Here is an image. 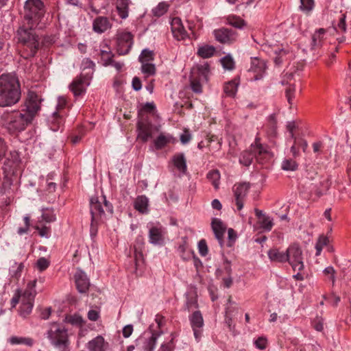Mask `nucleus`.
Instances as JSON below:
<instances>
[{"label":"nucleus","mask_w":351,"mask_h":351,"mask_svg":"<svg viewBox=\"0 0 351 351\" xmlns=\"http://www.w3.org/2000/svg\"><path fill=\"white\" fill-rule=\"evenodd\" d=\"M41 101L42 99L38 94L29 91L20 110L3 114L5 125L9 132H21L32 124L40 110Z\"/></svg>","instance_id":"obj_1"},{"label":"nucleus","mask_w":351,"mask_h":351,"mask_svg":"<svg viewBox=\"0 0 351 351\" xmlns=\"http://www.w3.org/2000/svg\"><path fill=\"white\" fill-rule=\"evenodd\" d=\"M21 92L16 77L10 74L0 76V106L7 107L18 103Z\"/></svg>","instance_id":"obj_2"},{"label":"nucleus","mask_w":351,"mask_h":351,"mask_svg":"<svg viewBox=\"0 0 351 351\" xmlns=\"http://www.w3.org/2000/svg\"><path fill=\"white\" fill-rule=\"evenodd\" d=\"M34 28L29 26L28 28L21 27L17 31L19 41L25 50L21 56L25 59L34 57L39 48V38Z\"/></svg>","instance_id":"obj_3"},{"label":"nucleus","mask_w":351,"mask_h":351,"mask_svg":"<svg viewBox=\"0 0 351 351\" xmlns=\"http://www.w3.org/2000/svg\"><path fill=\"white\" fill-rule=\"evenodd\" d=\"M45 10L41 0H27L24 5V19L28 26L35 27L44 16Z\"/></svg>","instance_id":"obj_4"},{"label":"nucleus","mask_w":351,"mask_h":351,"mask_svg":"<svg viewBox=\"0 0 351 351\" xmlns=\"http://www.w3.org/2000/svg\"><path fill=\"white\" fill-rule=\"evenodd\" d=\"M51 343L56 348H66L69 345L67 330L58 323H51L47 332Z\"/></svg>","instance_id":"obj_5"},{"label":"nucleus","mask_w":351,"mask_h":351,"mask_svg":"<svg viewBox=\"0 0 351 351\" xmlns=\"http://www.w3.org/2000/svg\"><path fill=\"white\" fill-rule=\"evenodd\" d=\"M36 280L27 283V288L22 293L21 305L19 310L20 315L26 317L32 311L34 298L36 295L35 290Z\"/></svg>","instance_id":"obj_6"},{"label":"nucleus","mask_w":351,"mask_h":351,"mask_svg":"<svg viewBox=\"0 0 351 351\" xmlns=\"http://www.w3.org/2000/svg\"><path fill=\"white\" fill-rule=\"evenodd\" d=\"M287 261L294 271L304 269L302 251L298 245H290L287 250Z\"/></svg>","instance_id":"obj_7"},{"label":"nucleus","mask_w":351,"mask_h":351,"mask_svg":"<svg viewBox=\"0 0 351 351\" xmlns=\"http://www.w3.org/2000/svg\"><path fill=\"white\" fill-rule=\"evenodd\" d=\"M158 130V128L147 119H141L137 123L138 138L143 142H147Z\"/></svg>","instance_id":"obj_8"},{"label":"nucleus","mask_w":351,"mask_h":351,"mask_svg":"<svg viewBox=\"0 0 351 351\" xmlns=\"http://www.w3.org/2000/svg\"><path fill=\"white\" fill-rule=\"evenodd\" d=\"M213 34L217 41L226 45L234 43L238 37V34L235 31L226 27L215 29Z\"/></svg>","instance_id":"obj_9"},{"label":"nucleus","mask_w":351,"mask_h":351,"mask_svg":"<svg viewBox=\"0 0 351 351\" xmlns=\"http://www.w3.org/2000/svg\"><path fill=\"white\" fill-rule=\"evenodd\" d=\"M90 80L88 75H80L73 80L69 85V89L75 97L80 96L85 93L86 87L90 84Z\"/></svg>","instance_id":"obj_10"},{"label":"nucleus","mask_w":351,"mask_h":351,"mask_svg":"<svg viewBox=\"0 0 351 351\" xmlns=\"http://www.w3.org/2000/svg\"><path fill=\"white\" fill-rule=\"evenodd\" d=\"M133 45V35L128 32H121L117 36V52L119 55L128 54Z\"/></svg>","instance_id":"obj_11"},{"label":"nucleus","mask_w":351,"mask_h":351,"mask_svg":"<svg viewBox=\"0 0 351 351\" xmlns=\"http://www.w3.org/2000/svg\"><path fill=\"white\" fill-rule=\"evenodd\" d=\"M250 188V184L248 182L237 183L233 186L232 191L235 197L237 208L239 210L243 207V201Z\"/></svg>","instance_id":"obj_12"},{"label":"nucleus","mask_w":351,"mask_h":351,"mask_svg":"<svg viewBox=\"0 0 351 351\" xmlns=\"http://www.w3.org/2000/svg\"><path fill=\"white\" fill-rule=\"evenodd\" d=\"M189 321L191 328L193 331L195 339L199 341L202 337L204 319L199 311H194L191 315L189 316Z\"/></svg>","instance_id":"obj_13"},{"label":"nucleus","mask_w":351,"mask_h":351,"mask_svg":"<svg viewBox=\"0 0 351 351\" xmlns=\"http://www.w3.org/2000/svg\"><path fill=\"white\" fill-rule=\"evenodd\" d=\"M171 29L173 37L178 40H184L189 37L185 30L181 19L179 17H174L171 21Z\"/></svg>","instance_id":"obj_14"},{"label":"nucleus","mask_w":351,"mask_h":351,"mask_svg":"<svg viewBox=\"0 0 351 351\" xmlns=\"http://www.w3.org/2000/svg\"><path fill=\"white\" fill-rule=\"evenodd\" d=\"M86 348L88 351H108L109 343L101 335H97L86 344Z\"/></svg>","instance_id":"obj_15"},{"label":"nucleus","mask_w":351,"mask_h":351,"mask_svg":"<svg viewBox=\"0 0 351 351\" xmlns=\"http://www.w3.org/2000/svg\"><path fill=\"white\" fill-rule=\"evenodd\" d=\"M76 287L80 293H86L90 286L89 279L86 274L81 269H77L75 274Z\"/></svg>","instance_id":"obj_16"},{"label":"nucleus","mask_w":351,"mask_h":351,"mask_svg":"<svg viewBox=\"0 0 351 351\" xmlns=\"http://www.w3.org/2000/svg\"><path fill=\"white\" fill-rule=\"evenodd\" d=\"M111 23L106 16H98L93 23V29L95 32L101 34L111 28Z\"/></svg>","instance_id":"obj_17"},{"label":"nucleus","mask_w":351,"mask_h":351,"mask_svg":"<svg viewBox=\"0 0 351 351\" xmlns=\"http://www.w3.org/2000/svg\"><path fill=\"white\" fill-rule=\"evenodd\" d=\"M212 229L214 232L216 239L219 241L221 245L223 243V238L226 230V226L217 218H214L211 223Z\"/></svg>","instance_id":"obj_18"},{"label":"nucleus","mask_w":351,"mask_h":351,"mask_svg":"<svg viewBox=\"0 0 351 351\" xmlns=\"http://www.w3.org/2000/svg\"><path fill=\"white\" fill-rule=\"evenodd\" d=\"M164 232L161 228L152 227L149 231V241L153 245H161L163 243Z\"/></svg>","instance_id":"obj_19"},{"label":"nucleus","mask_w":351,"mask_h":351,"mask_svg":"<svg viewBox=\"0 0 351 351\" xmlns=\"http://www.w3.org/2000/svg\"><path fill=\"white\" fill-rule=\"evenodd\" d=\"M90 204L92 221L97 220L98 217L104 213L101 203L98 200L97 197H91Z\"/></svg>","instance_id":"obj_20"},{"label":"nucleus","mask_w":351,"mask_h":351,"mask_svg":"<svg viewBox=\"0 0 351 351\" xmlns=\"http://www.w3.org/2000/svg\"><path fill=\"white\" fill-rule=\"evenodd\" d=\"M130 4V0H117L116 9L119 16L122 19H125L128 16L129 5Z\"/></svg>","instance_id":"obj_21"},{"label":"nucleus","mask_w":351,"mask_h":351,"mask_svg":"<svg viewBox=\"0 0 351 351\" xmlns=\"http://www.w3.org/2000/svg\"><path fill=\"white\" fill-rule=\"evenodd\" d=\"M269 258L271 261L285 263L287 261V251L285 252H280L277 248L270 249L267 252Z\"/></svg>","instance_id":"obj_22"},{"label":"nucleus","mask_w":351,"mask_h":351,"mask_svg":"<svg viewBox=\"0 0 351 351\" xmlns=\"http://www.w3.org/2000/svg\"><path fill=\"white\" fill-rule=\"evenodd\" d=\"M326 30L323 28L317 29L312 36L311 48L313 49L322 47Z\"/></svg>","instance_id":"obj_23"},{"label":"nucleus","mask_w":351,"mask_h":351,"mask_svg":"<svg viewBox=\"0 0 351 351\" xmlns=\"http://www.w3.org/2000/svg\"><path fill=\"white\" fill-rule=\"evenodd\" d=\"M178 252L182 258L186 261L190 258L193 252L190 250H188L187 238L184 237L182 238V242L178 247Z\"/></svg>","instance_id":"obj_24"},{"label":"nucleus","mask_w":351,"mask_h":351,"mask_svg":"<svg viewBox=\"0 0 351 351\" xmlns=\"http://www.w3.org/2000/svg\"><path fill=\"white\" fill-rule=\"evenodd\" d=\"M173 141V138L171 135H165L164 134H160L154 141V144L155 148L157 150L162 149L165 146H167L169 143Z\"/></svg>","instance_id":"obj_25"},{"label":"nucleus","mask_w":351,"mask_h":351,"mask_svg":"<svg viewBox=\"0 0 351 351\" xmlns=\"http://www.w3.org/2000/svg\"><path fill=\"white\" fill-rule=\"evenodd\" d=\"M210 72V66L208 63H204L197 66V78L202 82H208V74Z\"/></svg>","instance_id":"obj_26"},{"label":"nucleus","mask_w":351,"mask_h":351,"mask_svg":"<svg viewBox=\"0 0 351 351\" xmlns=\"http://www.w3.org/2000/svg\"><path fill=\"white\" fill-rule=\"evenodd\" d=\"M239 82L237 79H234L227 82L223 87L226 95L228 97H233L235 96Z\"/></svg>","instance_id":"obj_27"},{"label":"nucleus","mask_w":351,"mask_h":351,"mask_svg":"<svg viewBox=\"0 0 351 351\" xmlns=\"http://www.w3.org/2000/svg\"><path fill=\"white\" fill-rule=\"evenodd\" d=\"M173 162L174 166L182 173H186L187 167L184 154H178L173 156Z\"/></svg>","instance_id":"obj_28"},{"label":"nucleus","mask_w":351,"mask_h":351,"mask_svg":"<svg viewBox=\"0 0 351 351\" xmlns=\"http://www.w3.org/2000/svg\"><path fill=\"white\" fill-rule=\"evenodd\" d=\"M49 121L51 129L53 131L56 132L62 125L64 119L62 115H61L58 112H54Z\"/></svg>","instance_id":"obj_29"},{"label":"nucleus","mask_w":351,"mask_h":351,"mask_svg":"<svg viewBox=\"0 0 351 351\" xmlns=\"http://www.w3.org/2000/svg\"><path fill=\"white\" fill-rule=\"evenodd\" d=\"M148 199L145 195L137 197L134 202V208L141 213H147Z\"/></svg>","instance_id":"obj_30"},{"label":"nucleus","mask_w":351,"mask_h":351,"mask_svg":"<svg viewBox=\"0 0 351 351\" xmlns=\"http://www.w3.org/2000/svg\"><path fill=\"white\" fill-rule=\"evenodd\" d=\"M215 51L216 49L215 47L205 45L199 47L197 49V54L203 58H209L214 55Z\"/></svg>","instance_id":"obj_31"},{"label":"nucleus","mask_w":351,"mask_h":351,"mask_svg":"<svg viewBox=\"0 0 351 351\" xmlns=\"http://www.w3.org/2000/svg\"><path fill=\"white\" fill-rule=\"evenodd\" d=\"M226 21L227 24L238 29H242L246 25L243 19L236 15H229Z\"/></svg>","instance_id":"obj_32"},{"label":"nucleus","mask_w":351,"mask_h":351,"mask_svg":"<svg viewBox=\"0 0 351 351\" xmlns=\"http://www.w3.org/2000/svg\"><path fill=\"white\" fill-rule=\"evenodd\" d=\"M95 66V63L90 59H84L82 62V68L84 73H81V75H88L89 79H91Z\"/></svg>","instance_id":"obj_33"},{"label":"nucleus","mask_w":351,"mask_h":351,"mask_svg":"<svg viewBox=\"0 0 351 351\" xmlns=\"http://www.w3.org/2000/svg\"><path fill=\"white\" fill-rule=\"evenodd\" d=\"M100 56L104 66H110V64H113L112 58L114 57V54L108 47H106V49L101 50Z\"/></svg>","instance_id":"obj_34"},{"label":"nucleus","mask_w":351,"mask_h":351,"mask_svg":"<svg viewBox=\"0 0 351 351\" xmlns=\"http://www.w3.org/2000/svg\"><path fill=\"white\" fill-rule=\"evenodd\" d=\"M208 180L212 183L215 189L219 186L220 173L217 169L210 171L206 176Z\"/></svg>","instance_id":"obj_35"},{"label":"nucleus","mask_w":351,"mask_h":351,"mask_svg":"<svg viewBox=\"0 0 351 351\" xmlns=\"http://www.w3.org/2000/svg\"><path fill=\"white\" fill-rule=\"evenodd\" d=\"M250 150L254 154V157L258 158L267 153V150L264 147L258 142V139L256 138L254 144H252L250 147Z\"/></svg>","instance_id":"obj_36"},{"label":"nucleus","mask_w":351,"mask_h":351,"mask_svg":"<svg viewBox=\"0 0 351 351\" xmlns=\"http://www.w3.org/2000/svg\"><path fill=\"white\" fill-rule=\"evenodd\" d=\"M10 342L12 344H25L32 347L34 341V339L30 337H12L10 339Z\"/></svg>","instance_id":"obj_37"},{"label":"nucleus","mask_w":351,"mask_h":351,"mask_svg":"<svg viewBox=\"0 0 351 351\" xmlns=\"http://www.w3.org/2000/svg\"><path fill=\"white\" fill-rule=\"evenodd\" d=\"M158 335L152 334L150 337L144 340L143 348L144 351H154Z\"/></svg>","instance_id":"obj_38"},{"label":"nucleus","mask_w":351,"mask_h":351,"mask_svg":"<svg viewBox=\"0 0 351 351\" xmlns=\"http://www.w3.org/2000/svg\"><path fill=\"white\" fill-rule=\"evenodd\" d=\"M254 158V154L251 150H246L241 153L239 162L241 164L247 167L252 164Z\"/></svg>","instance_id":"obj_39"},{"label":"nucleus","mask_w":351,"mask_h":351,"mask_svg":"<svg viewBox=\"0 0 351 351\" xmlns=\"http://www.w3.org/2000/svg\"><path fill=\"white\" fill-rule=\"evenodd\" d=\"M24 269V264L23 263H14L10 269V274L12 278L18 279L21 277V273Z\"/></svg>","instance_id":"obj_40"},{"label":"nucleus","mask_w":351,"mask_h":351,"mask_svg":"<svg viewBox=\"0 0 351 351\" xmlns=\"http://www.w3.org/2000/svg\"><path fill=\"white\" fill-rule=\"evenodd\" d=\"M169 4L167 3L160 2L152 9V14L155 16L160 17L167 12Z\"/></svg>","instance_id":"obj_41"},{"label":"nucleus","mask_w":351,"mask_h":351,"mask_svg":"<svg viewBox=\"0 0 351 351\" xmlns=\"http://www.w3.org/2000/svg\"><path fill=\"white\" fill-rule=\"evenodd\" d=\"M43 220L47 223L53 222L56 219V215L53 208H46L42 209Z\"/></svg>","instance_id":"obj_42"},{"label":"nucleus","mask_w":351,"mask_h":351,"mask_svg":"<svg viewBox=\"0 0 351 351\" xmlns=\"http://www.w3.org/2000/svg\"><path fill=\"white\" fill-rule=\"evenodd\" d=\"M154 58V53L153 51L145 49L141 51L138 57V60L141 63H147L152 61Z\"/></svg>","instance_id":"obj_43"},{"label":"nucleus","mask_w":351,"mask_h":351,"mask_svg":"<svg viewBox=\"0 0 351 351\" xmlns=\"http://www.w3.org/2000/svg\"><path fill=\"white\" fill-rule=\"evenodd\" d=\"M261 228L265 231H270L274 226L273 220L268 216H263L262 219L258 220Z\"/></svg>","instance_id":"obj_44"},{"label":"nucleus","mask_w":351,"mask_h":351,"mask_svg":"<svg viewBox=\"0 0 351 351\" xmlns=\"http://www.w3.org/2000/svg\"><path fill=\"white\" fill-rule=\"evenodd\" d=\"M141 71L143 74L146 75V77L154 75L156 73V66L155 64L147 62V63H141Z\"/></svg>","instance_id":"obj_45"},{"label":"nucleus","mask_w":351,"mask_h":351,"mask_svg":"<svg viewBox=\"0 0 351 351\" xmlns=\"http://www.w3.org/2000/svg\"><path fill=\"white\" fill-rule=\"evenodd\" d=\"M329 242V239L327 237L322 235L320 236L315 244L316 256H319L323 247L326 245Z\"/></svg>","instance_id":"obj_46"},{"label":"nucleus","mask_w":351,"mask_h":351,"mask_svg":"<svg viewBox=\"0 0 351 351\" xmlns=\"http://www.w3.org/2000/svg\"><path fill=\"white\" fill-rule=\"evenodd\" d=\"M198 307L197 300L195 295H187L185 304V309L188 311Z\"/></svg>","instance_id":"obj_47"},{"label":"nucleus","mask_w":351,"mask_h":351,"mask_svg":"<svg viewBox=\"0 0 351 351\" xmlns=\"http://www.w3.org/2000/svg\"><path fill=\"white\" fill-rule=\"evenodd\" d=\"M282 168L285 171H295L298 168V164L292 159H285L282 163Z\"/></svg>","instance_id":"obj_48"},{"label":"nucleus","mask_w":351,"mask_h":351,"mask_svg":"<svg viewBox=\"0 0 351 351\" xmlns=\"http://www.w3.org/2000/svg\"><path fill=\"white\" fill-rule=\"evenodd\" d=\"M221 62L224 69L228 70H232L234 67V61L233 58L230 56H226L222 58L221 60Z\"/></svg>","instance_id":"obj_49"},{"label":"nucleus","mask_w":351,"mask_h":351,"mask_svg":"<svg viewBox=\"0 0 351 351\" xmlns=\"http://www.w3.org/2000/svg\"><path fill=\"white\" fill-rule=\"evenodd\" d=\"M202 80L193 76L191 79V87L193 92L200 93L202 91Z\"/></svg>","instance_id":"obj_50"},{"label":"nucleus","mask_w":351,"mask_h":351,"mask_svg":"<svg viewBox=\"0 0 351 351\" xmlns=\"http://www.w3.org/2000/svg\"><path fill=\"white\" fill-rule=\"evenodd\" d=\"M314 8V0H300V8L305 12H311Z\"/></svg>","instance_id":"obj_51"},{"label":"nucleus","mask_w":351,"mask_h":351,"mask_svg":"<svg viewBox=\"0 0 351 351\" xmlns=\"http://www.w3.org/2000/svg\"><path fill=\"white\" fill-rule=\"evenodd\" d=\"M346 16L344 14H341L337 25L334 26L336 31L341 32H346Z\"/></svg>","instance_id":"obj_52"},{"label":"nucleus","mask_w":351,"mask_h":351,"mask_svg":"<svg viewBox=\"0 0 351 351\" xmlns=\"http://www.w3.org/2000/svg\"><path fill=\"white\" fill-rule=\"evenodd\" d=\"M36 267L40 271L45 270L49 265V261L44 258L41 257L38 258L36 263Z\"/></svg>","instance_id":"obj_53"},{"label":"nucleus","mask_w":351,"mask_h":351,"mask_svg":"<svg viewBox=\"0 0 351 351\" xmlns=\"http://www.w3.org/2000/svg\"><path fill=\"white\" fill-rule=\"evenodd\" d=\"M295 88L293 85H289L285 90L286 97L290 105L292 104V100L295 96Z\"/></svg>","instance_id":"obj_54"},{"label":"nucleus","mask_w":351,"mask_h":351,"mask_svg":"<svg viewBox=\"0 0 351 351\" xmlns=\"http://www.w3.org/2000/svg\"><path fill=\"white\" fill-rule=\"evenodd\" d=\"M254 345L259 350H265L267 348V340L265 337H260L254 341Z\"/></svg>","instance_id":"obj_55"},{"label":"nucleus","mask_w":351,"mask_h":351,"mask_svg":"<svg viewBox=\"0 0 351 351\" xmlns=\"http://www.w3.org/2000/svg\"><path fill=\"white\" fill-rule=\"evenodd\" d=\"M199 253L202 256H206L208 254V246L204 239H202L198 243Z\"/></svg>","instance_id":"obj_56"},{"label":"nucleus","mask_w":351,"mask_h":351,"mask_svg":"<svg viewBox=\"0 0 351 351\" xmlns=\"http://www.w3.org/2000/svg\"><path fill=\"white\" fill-rule=\"evenodd\" d=\"M174 348L173 337H172L169 341L162 343L158 351H173Z\"/></svg>","instance_id":"obj_57"},{"label":"nucleus","mask_w":351,"mask_h":351,"mask_svg":"<svg viewBox=\"0 0 351 351\" xmlns=\"http://www.w3.org/2000/svg\"><path fill=\"white\" fill-rule=\"evenodd\" d=\"M36 229L38 230L39 234L42 237L48 238L50 235V228L47 226H43L42 228L36 227Z\"/></svg>","instance_id":"obj_58"},{"label":"nucleus","mask_w":351,"mask_h":351,"mask_svg":"<svg viewBox=\"0 0 351 351\" xmlns=\"http://www.w3.org/2000/svg\"><path fill=\"white\" fill-rule=\"evenodd\" d=\"M22 299V293H21V291L18 290L14 297L11 300V304L12 307H15L16 305L21 302Z\"/></svg>","instance_id":"obj_59"},{"label":"nucleus","mask_w":351,"mask_h":351,"mask_svg":"<svg viewBox=\"0 0 351 351\" xmlns=\"http://www.w3.org/2000/svg\"><path fill=\"white\" fill-rule=\"evenodd\" d=\"M324 273L326 275H330V279L332 281V284H334L335 281V270L333 268V267H332V266L327 267L326 268L324 269Z\"/></svg>","instance_id":"obj_60"},{"label":"nucleus","mask_w":351,"mask_h":351,"mask_svg":"<svg viewBox=\"0 0 351 351\" xmlns=\"http://www.w3.org/2000/svg\"><path fill=\"white\" fill-rule=\"evenodd\" d=\"M132 88L134 90H140L142 88L141 81L138 77H134L132 82Z\"/></svg>","instance_id":"obj_61"},{"label":"nucleus","mask_w":351,"mask_h":351,"mask_svg":"<svg viewBox=\"0 0 351 351\" xmlns=\"http://www.w3.org/2000/svg\"><path fill=\"white\" fill-rule=\"evenodd\" d=\"M7 146L3 138L0 137V160L5 156Z\"/></svg>","instance_id":"obj_62"},{"label":"nucleus","mask_w":351,"mask_h":351,"mask_svg":"<svg viewBox=\"0 0 351 351\" xmlns=\"http://www.w3.org/2000/svg\"><path fill=\"white\" fill-rule=\"evenodd\" d=\"M191 138V136L187 130H185L180 136V141L182 144H186L190 141Z\"/></svg>","instance_id":"obj_63"},{"label":"nucleus","mask_w":351,"mask_h":351,"mask_svg":"<svg viewBox=\"0 0 351 351\" xmlns=\"http://www.w3.org/2000/svg\"><path fill=\"white\" fill-rule=\"evenodd\" d=\"M133 332L132 325H127L123 328V336L125 338L129 337Z\"/></svg>","instance_id":"obj_64"}]
</instances>
